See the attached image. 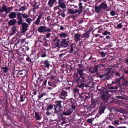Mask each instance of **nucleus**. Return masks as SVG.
Returning <instances> with one entry per match:
<instances>
[{"mask_svg": "<svg viewBox=\"0 0 128 128\" xmlns=\"http://www.w3.org/2000/svg\"><path fill=\"white\" fill-rule=\"evenodd\" d=\"M58 5L54 7V11L58 9H59L60 8L63 10L66 9V6L64 0H58Z\"/></svg>", "mask_w": 128, "mask_h": 128, "instance_id": "1", "label": "nucleus"}, {"mask_svg": "<svg viewBox=\"0 0 128 128\" xmlns=\"http://www.w3.org/2000/svg\"><path fill=\"white\" fill-rule=\"evenodd\" d=\"M84 70L80 68L78 69L77 70V72L79 74L80 76V77L82 80V81L83 82H85L87 78V76L84 72Z\"/></svg>", "mask_w": 128, "mask_h": 128, "instance_id": "2", "label": "nucleus"}, {"mask_svg": "<svg viewBox=\"0 0 128 128\" xmlns=\"http://www.w3.org/2000/svg\"><path fill=\"white\" fill-rule=\"evenodd\" d=\"M118 112L122 114L121 116L124 118V120H126L128 119V117L124 114H127L128 113V111L122 108H120L118 109Z\"/></svg>", "mask_w": 128, "mask_h": 128, "instance_id": "3", "label": "nucleus"}, {"mask_svg": "<svg viewBox=\"0 0 128 128\" xmlns=\"http://www.w3.org/2000/svg\"><path fill=\"white\" fill-rule=\"evenodd\" d=\"M27 74V71L24 70H23L18 71V72L16 76L17 77H22L26 76Z\"/></svg>", "mask_w": 128, "mask_h": 128, "instance_id": "4", "label": "nucleus"}, {"mask_svg": "<svg viewBox=\"0 0 128 128\" xmlns=\"http://www.w3.org/2000/svg\"><path fill=\"white\" fill-rule=\"evenodd\" d=\"M69 41L68 40L66 39H62L61 42V45L62 47L66 48L68 45Z\"/></svg>", "mask_w": 128, "mask_h": 128, "instance_id": "5", "label": "nucleus"}, {"mask_svg": "<svg viewBox=\"0 0 128 128\" xmlns=\"http://www.w3.org/2000/svg\"><path fill=\"white\" fill-rule=\"evenodd\" d=\"M22 33H24L26 32L27 30V28L28 27V24L24 22L22 24Z\"/></svg>", "mask_w": 128, "mask_h": 128, "instance_id": "6", "label": "nucleus"}, {"mask_svg": "<svg viewBox=\"0 0 128 128\" xmlns=\"http://www.w3.org/2000/svg\"><path fill=\"white\" fill-rule=\"evenodd\" d=\"M3 8L4 10V12L6 14H8L10 13L11 10L12 9V7H6V6L4 5H3Z\"/></svg>", "mask_w": 128, "mask_h": 128, "instance_id": "7", "label": "nucleus"}, {"mask_svg": "<svg viewBox=\"0 0 128 128\" xmlns=\"http://www.w3.org/2000/svg\"><path fill=\"white\" fill-rule=\"evenodd\" d=\"M73 110L71 108H69L66 110H65L64 111L63 114L65 116L70 115L73 112Z\"/></svg>", "mask_w": 128, "mask_h": 128, "instance_id": "8", "label": "nucleus"}, {"mask_svg": "<svg viewBox=\"0 0 128 128\" xmlns=\"http://www.w3.org/2000/svg\"><path fill=\"white\" fill-rule=\"evenodd\" d=\"M53 46L54 48L58 46L59 45V40L58 37H56L53 40Z\"/></svg>", "mask_w": 128, "mask_h": 128, "instance_id": "9", "label": "nucleus"}, {"mask_svg": "<svg viewBox=\"0 0 128 128\" xmlns=\"http://www.w3.org/2000/svg\"><path fill=\"white\" fill-rule=\"evenodd\" d=\"M46 27L44 26H40L37 30V31L40 33H43L45 32Z\"/></svg>", "mask_w": 128, "mask_h": 128, "instance_id": "10", "label": "nucleus"}, {"mask_svg": "<svg viewBox=\"0 0 128 128\" xmlns=\"http://www.w3.org/2000/svg\"><path fill=\"white\" fill-rule=\"evenodd\" d=\"M92 30L91 29H90L86 32L83 34L82 35V38H89L90 36V33Z\"/></svg>", "mask_w": 128, "mask_h": 128, "instance_id": "11", "label": "nucleus"}, {"mask_svg": "<svg viewBox=\"0 0 128 128\" xmlns=\"http://www.w3.org/2000/svg\"><path fill=\"white\" fill-rule=\"evenodd\" d=\"M81 35L80 34L78 33L75 34L74 35V40L76 42H77L80 40V37Z\"/></svg>", "mask_w": 128, "mask_h": 128, "instance_id": "12", "label": "nucleus"}, {"mask_svg": "<svg viewBox=\"0 0 128 128\" xmlns=\"http://www.w3.org/2000/svg\"><path fill=\"white\" fill-rule=\"evenodd\" d=\"M101 8L100 5L97 6L96 5H95V12L98 13H100L101 12Z\"/></svg>", "mask_w": 128, "mask_h": 128, "instance_id": "13", "label": "nucleus"}, {"mask_svg": "<svg viewBox=\"0 0 128 128\" xmlns=\"http://www.w3.org/2000/svg\"><path fill=\"white\" fill-rule=\"evenodd\" d=\"M16 14L15 12H12L8 15L9 18L11 19H14L16 18Z\"/></svg>", "mask_w": 128, "mask_h": 128, "instance_id": "14", "label": "nucleus"}, {"mask_svg": "<svg viewBox=\"0 0 128 128\" xmlns=\"http://www.w3.org/2000/svg\"><path fill=\"white\" fill-rule=\"evenodd\" d=\"M74 80L77 82L78 83L80 81L81 82H83V81H81L82 80V79H80V78L78 77V74H75L74 76Z\"/></svg>", "mask_w": 128, "mask_h": 128, "instance_id": "15", "label": "nucleus"}, {"mask_svg": "<svg viewBox=\"0 0 128 128\" xmlns=\"http://www.w3.org/2000/svg\"><path fill=\"white\" fill-rule=\"evenodd\" d=\"M42 17V15H39L35 21L34 22V24L36 25H38L39 24L40 22V20Z\"/></svg>", "mask_w": 128, "mask_h": 128, "instance_id": "16", "label": "nucleus"}, {"mask_svg": "<svg viewBox=\"0 0 128 128\" xmlns=\"http://www.w3.org/2000/svg\"><path fill=\"white\" fill-rule=\"evenodd\" d=\"M90 72L92 73L96 72L98 71V69L96 67H91L89 69Z\"/></svg>", "mask_w": 128, "mask_h": 128, "instance_id": "17", "label": "nucleus"}, {"mask_svg": "<svg viewBox=\"0 0 128 128\" xmlns=\"http://www.w3.org/2000/svg\"><path fill=\"white\" fill-rule=\"evenodd\" d=\"M56 2V0H49L48 4L50 7H52L54 4Z\"/></svg>", "mask_w": 128, "mask_h": 128, "instance_id": "18", "label": "nucleus"}, {"mask_svg": "<svg viewBox=\"0 0 128 128\" xmlns=\"http://www.w3.org/2000/svg\"><path fill=\"white\" fill-rule=\"evenodd\" d=\"M61 108L59 107L56 106L54 109V113L58 114H60L61 111Z\"/></svg>", "mask_w": 128, "mask_h": 128, "instance_id": "19", "label": "nucleus"}, {"mask_svg": "<svg viewBox=\"0 0 128 128\" xmlns=\"http://www.w3.org/2000/svg\"><path fill=\"white\" fill-rule=\"evenodd\" d=\"M16 22V19H13L9 20L8 22V24L10 26L14 25Z\"/></svg>", "mask_w": 128, "mask_h": 128, "instance_id": "20", "label": "nucleus"}, {"mask_svg": "<svg viewBox=\"0 0 128 128\" xmlns=\"http://www.w3.org/2000/svg\"><path fill=\"white\" fill-rule=\"evenodd\" d=\"M62 101L60 100L56 101L55 102V103L56 104V106L59 107L60 108H62V105L61 103Z\"/></svg>", "mask_w": 128, "mask_h": 128, "instance_id": "21", "label": "nucleus"}, {"mask_svg": "<svg viewBox=\"0 0 128 128\" xmlns=\"http://www.w3.org/2000/svg\"><path fill=\"white\" fill-rule=\"evenodd\" d=\"M101 8L104 9H106L108 8V6L106 4L104 3H102L100 4Z\"/></svg>", "mask_w": 128, "mask_h": 128, "instance_id": "22", "label": "nucleus"}, {"mask_svg": "<svg viewBox=\"0 0 128 128\" xmlns=\"http://www.w3.org/2000/svg\"><path fill=\"white\" fill-rule=\"evenodd\" d=\"M67 92L64 90H62L61 92V95L62 96L66 97L68 96Z\"/></svg>", "mask_w": 128, "mask_h": 128, "instance_id": "23", "label": "nucleus"}, {"mask_svg": "<svg viewBox=\"0 0 128 128\" xmlns=\"http://www.w3.org/2000/svg\"><path fill=\"white\" fill-rule=\"evenodd\" d=\"M60 37L61 38H65L67 36V34L65 33L61 32L60 34Z\"/></svg>", "mask_w": 128, "mask_h": 128, "instance_id": "24", "label": "nucleus"}, {"mask_svg": "<svg viewBox=\"0 0 128 128\" xmlns=\"http://www.w3.org/2000/svg\"><path fill=\"white\" fill-rule=\"evenodd\" d=\"M110 98V96L108 97L107 98L106 97V96L105 95H103L102 97V98L104 100H106V102H107L108 100Z\"/></svg>", "mask_w": 128, "mask_h": 128, "instance_id": "25", "label": "nucleus"}, {"mask_svg": "<svg viewBox=\"0 0 128 128\" xmlns=\"http://www.w3.org/2000/svg\"><path fill=\"white\" fill-rule=\"evenodd\" d=\"M26 21L27 22L29 25H30L31 22L32 21V20L30 18H28L26 19Z\"/></svg>", "mask_w": 128, "mask_h": 128, "instance_id": "26", "label": "nucleus"}, {"mask_svg": "<svg viewBox=\"0 0 128 128\" xmlns=\"http://www.w3.org/2000/svg\"><path fill=\"white\" fill-rule=\"evenodd\" d=\"M121 79V78H117L115 80V81L114 82V84H116L117 85H120V80Z\"/></svg>", "mask_w": 128, "mask_h": 128, "instance_id": "27", "label": "nucleus"}, {"mask_svg": "<svg viewBox=\"0 0 128 128\" xmlns=\"http://www.w3.org/2000/svg\"><path fill=\"white\" fill-rule=\"evenodd\" d=\"M53 108V106L52 105H50L48 106L47 107L46 110L48 111H48H50V110L52 109Z\"/></svg>", "mask_w": 128, "mask_h": 128, "instance_id": "28", "label": "nucleus"}, {"mask_svg": "<svg viewBox=\"0 0 128 128\" xmlns=\"http://www.w3.org/2000/svg\"><path fill=\"white\" fill-rule=\"evenodd\" d=\"M35 116L36 118V120H39L40 119L41 117L38 113H35Z\"/></svg>", "mask_w": 128, "mask_h": 128, "instance_id": "29", "label": "nucleus"}, {"mask_svg": "<svg viewBox=\"0 0 128 128\" xmlns=\"http://www.w3.org/2000/svg\"><path fill=\"white\" fill-rule=\"evenodd\" d=\"M84 86V83L81 82L80 84H78V85L77 87L79 88H81L82 89H83Z\"/></svg>", "mask_w": 128, "mask_h": 128, "instance_id": "30", "label": "nucleus"}, {"mask_svg": "<svg viewBox=\"0 0 128 128\" xmlns=\"http://www.w3.org/2000/svg\"><path fill=\"white\" fill-rule=\"evenodd\" d=\"M22 16L24 18H27L29 17V16L27 14H22Z\"/></svg>", "mask_w": 128, "mask_h": 128, "instance_id": "31", "label": "nucleus"}, {"mask_svg": "<svg viewBox=\"0 0 128 128\" xmlns=\"http://www.w3.org/2000/svg\"><path fill=\"white\" fill-rule=\"evenodd\" d=\"M44 63L46 67V68L48 67L49 66V63L48 61L46 60L45 61Z\"/></svg>", "mask_w": 128, "mask_h": 128, "instance_id": "32", "label": "nucleus"}, {"mask_svg": "<svg viewBox=\"0 0 128 128\" xmlns=\"http://www.w3.org/2000/svg\"><path fill=\"white\" fill-rule=\"evenodd\" d=\"M93 103L94 104H96L99 102L98 100V98H96L95 99L93 100Z\"/></svg>", "mask_w": 128, "mask_h": 128, "instance_id": "33", "label": "nucleus"}, {"mask_svg": "<svg viewBox=\"0 0 128 128\" xmlns=\"http://www.w3.org/2000/svg\"><path fill=\"white\" fill-rule=\"evenodd\" d=\"M72 109L73 110V111L76 109V105L74 103L71 105Z\"/></svg>", "mask_w": 128, "mask_h": 128, "instance_id": "34", "label": "nucleus"}, {"mask_svg": "<svg viewBox=\"0 0 128 128\" xmlns=\"http://www.w3.org/2000/svg\"><path fill=\"white\" fill-rule=\"evenodd\" d=\"M73 92L74 94H75L78 92V94H79L80 95V94L79 93V92L78 89L76 88L74 89Z\"/></svg>", "mask_w": 128, "mask_h": 128, "instance_id": "35", "label": "nucleus"}, {"mask_svg": "<svg viewBox=\"0 0 128 128\" xmlns=\"http://www.w3.org/2000/svg\"><path fill=\"white\" fill-rule=\"evenodd\" d=\"M73 44H72L70 45V49L69 51V52L70 53H72L73 52L74 50V47L73 46Z\"/></svg>", "mask_w": 128, "mask_h": 128, "instance_id": "36", "label": "nucleus"}, {"mask_svg": "<svg viewBox=\"0 0 128 128\" xmlns=\"http://www.w3.org/2000/svg\"><path fill=\"white\" fill-rule=\"evenodd\" d=\"M68 12L69 13L72 14H75L74 10L72 9H69L68 10Z\"/></svg>", "mask_w": 128, "mask_h": 128, "instance_id": "37", "label": "nucleus"}, {"mask_svg": "<svg viewBox=\"0 0 128 128\" xmlns=\"http://www.w3.org/2000/svg\"><path fill=\"white\" fill-rule=\"evenodd\" d=\"M104 36H106L107 34L110 35V33L107 30L105 31L102 34Z\"/></svg>", "mask_w": 128, "mask_h": 128, "instance_id": "38", "label": "nucleus"}, {"mask_svg": "<svg viewBox=\"0 0 128 128\" xmlns=\"http://www.w3.org/2000/svg\"><path fill=\"white\" fill-rule=\"evenodd\" d=\"M22 18L21 19H18V24L19 25H20L21 24H22Z\"/></svg>", "mask_w": 128, "mask_h": 128, "instance_id": "39", "label": "nucleus"}, {"mask_svg": "<svg viewBox=\"0 0 128 128\" xmlns=\"http://www.w3.org/2000/svg\"><path fill=\"white\" fill-rule=\"evenodd\" d=\"M22 14L18 12L17 13V17L18 19H21L22 18L21 15H22Z\"/></svg>", "mask_w": 128, "mask_h": 128, "instance_id": "40", "label": "nucleus"}, {"mask_svg": "<svg viewBox=\"0 0 128 128\" xmlns=\"http://www.w3.org/2000/svg\"><path fill=\"white\" fill-rule=\"evenodd\" d=\"M104 108H101L99 111L100 113H103L104 112Z\"/></svg>", "mask_w": 128, "mask_h": 128, "instance_id": "41", "label": "nucleus"}, {"mask_svg": "<svg viewBox=\"0 0 128 128\" xmlns=\"http://www.w3.org/2000/svg\"><path fill=\"white\" fill-rule=\"evenodd\" d=\"M32 6L34 7V9H37L38 7V5L36 3H35L33 4Z\"/></svg>", "mask_w": 128, "mask_h": 128, "instance_id": "42", "label": "nucleus"}, {"mask_svg": "<svg viewBox=\"0 0 128 128\" xmlns=\"http://www.w3.org/2000/svg\"><path fill=\"white\" fill-rule=\"evenodd\" d=\"M83 8V6H79L78 10H79V14H80L82 12V10Z\"/></svg>", "mask_w": 128, "mask_h": 128, "instance_id": "43", "label": "nucleus"}, {"mask_svg": "<svg viewBox=\"0 0 128 128\" xmlns=\"http://www.w3.org/2000/svg\"><path fill=\"white\" fill-rule=\"evenodd\" d=\"M3 69L4 70V72H8V68L6 66L3 67Z\"/></svg>", "mask_w": 128, "mask_h": 128, "instance_id": "44", "label": "nucleus"}, {"mask_svg": "<svg viewBox=\"0 0 128 128\" xmlns=\"http://www.w3.org/2000/svg\"><path fill=\"white\" fill-rule=\"evenodd\" d=\"M110 15L112 16H114L115 15V12L113 10H112L110 12Z\"/></svg>", "mask_w": 128, "mask_h": 128, "instance_id": "45", "label": "nucleus"}, {"mask_svg": "<svg viewBox=\"0 0 128 128\" xmlns=\"http://www.w3.org/2000/svg\"><path fill=\"white\" fill-rule=\"evenodd\" d=\"M121 105L126 107L128 110V104H127L124 103H122Z\"/></svg>", "mask_w": 128, "mask_h": 128, "instance_id": "46", "label": "nucleus"}, {"mask_svg": "<svg viewBox=\"0 0 128 128\" xmlns=\"http://www.w3.org/2000/svg\"><path fill=\"white\" fill-rule=\"evenodd\" d=\"M25 9L26 8L24 6H22L19 8V10L20 11H22L25 10Z\"/></svg>", "mask_w": 128, "mask_h": 128, "instance_id": "47", "label": "nucleus"}, {"mask_svg": "<svg viewBox=\"0 0 128 128\" xmlns=\"http://www.w3.org/2000/svg\"><path fill=\"white\" fill-rule=\"evenodd\" d=\"M100 54L103 57H105L106 56L105 54L103 52H100Z\"/></svg>", "mask_w": 128, "mask_h": 128, "instance_id": "48", "label": "nucleus"}, {"mask_svg": "<svg viewBox=\"0 0 128 128\" xmlns=\"http://www.w3.org/2000/svg\"><path fill=\"white\" fill-rule=\"evenodd\" d=\"M84 12L86 13H88L89 12V9L88 8L84 10Z\"/></svg>", "mask_w": 128, "mask_h": 128, "instance_id": "49", "label": "nucleus"}, {"mask_svg": "<svg viewBox=\"0 0 128 128\" xmlns=\"http://www.w3.org/2000/svg\"><path fill=\"white\" fill-rule=\"evenodd\" d=\"M87 122L88 123H92V120L91 119L89 118L87 120Z\"/></svg>", "mask_w": 128, "mask_h": 128, "instance_id": "50", "label": "nucleus"}, {"mask_svg": "<svg viewBox=\"0 0 128 128\" xmlns=\"http://www.w3.org/2000/svg\"><path fill=\"white\" fill-rule=\"evenodd\" d=\"M119 120H115L114 121V124H115L116 125H118L119 124Z\"/></svg>", "mask_w": 128, "mask_h": 128, "instance_id": "51", "label": "nucleus"}, {"mask_svg": "<svg viewBox=\"0 0 128 128\" xmlns=\"http://www.w3.org/2000/svg\"><path fill=\"white\" fill-rule=\"evenodd\" d=\"M16 27L15 26H13L12 27V32L13 33H14L16 31Z\"/></svg>", "mask_w": 128, "mask_h": 128, "instance_id": "52", "label": "nucleus"}, {"mask_svg": "<svg viewBox=\"0 0 128 128\" xmlns=\"http://www.w3.org/2000/svg\"><path fill=\"white\" fill-rule=\"evenodd\" d=\"M61 16L63 17H64L65 16V14L64 12H62L60 14Z\"/></svg>", "mask_w": 128, "mask_h": 128, "instance_id": "53", "label": "nucleus"}, {"mask_svg": "<svg viewBox=\"0 0 128 128\" xmlns=\"http://www.w3.org/2000/svg\"><path fill=\"white\" fill-rule=\"evenodd\" d=\"M51 31V30L50 28H48L47 29H46V27L45 32H49Z\"/></svg>", "mask_w": 128, "mask_h": 128, "instance_id": "54", "label": "nucleus"}, {"mask_svg": "<svg viewBox=\"0 0 128 128\" xmlns=\"http://www.w3.org/2000/svg\"><path fill=\"white\" fill-rule=\"evenodd\" d=\"M122 26L121 24H119L117 26V27L118 28H121Z\"/></svg>", "mask_w": 128, "mask_h": 128, "instance_id": "55", "label": "nucleus"}, {"mask_svg": "<svg viewBox=\"0 0 128 128\" xmlns=\"http://www.w3.org/2000/svg\"><path fill=\"white\" fill-rule=\"evenodd\" d=\"M50 33H48L46 34V38H49L50 37Z\"/></svg>", "mask_w": 128, "mask_h": 128, "instance_id": "56", "label": "nucleus"}, {"mask_svg": "<svg viewBox=\"0 0 128 128\" xmlns=\"http://www.w3.org/2000/svg\"><path fill=\"white\" fill-rule=\"evenodd\" d=\"M26 60L27 61H28L29 62H31V59L29 58H26Z\"/></svg>", "mask_w": 128, "mask_h": 128, "instance_id": "57", "label": "nucleus"}, {"mask_svg": "<svg viewBox=\"0 0 128 128\" xmlns=\"http://www.w3.org/2000/svg\"><path fill=\"white\" fill-rule=\"evenodd\" d=\"M20 101L22 102H23L24 100V99L23 98V97L22 96H21L20 97Z\"/></svg>", "mask_w": 128, "mask_h": 128, "instance_id": "58", "label": "nucleus"}, {"mask_svg": "<svg viewBox=\"0 0 128 128\" xmlns=\"http://www.w3.org/2000/svg\"><path fill=\"white\" fill-rule=\"evenodd\" d=\"M46 54L45 53H44L42 54L41 55V56L42 58H44L46 57Z\"/></svg>", "mask_w": 128, "mask_h": 128, "instance_id": "59", "label": "nucleus"}, {"mask_svg": "<svg viewBox=\"0 0 128 128\" xmlns=\"http://www.w3.org/2000/svg\"><path fill=\"white\" fill-rule=\"evenodd\" d=\"M4 12V10L3 8V6L0 9V13Z\"/></svg>", "mask_w": 128, "mask_h": 128, "instance_id": "60", "label": "nucleus"}, {"mask_svg": "<svg viewBox=\"0 0 128 128\" xmlns=\"http://www.w3.org/2000/svg\"><path fill=\"white\" fill-rule=\"evenodd\" d=\"M84 86L86 88H87L90 87V86H89L88 84H86L84 83Z\"/></svg>", "mask_w": 128, "mask_h": 128, "instance_id": "61", "label": "nucleus"}, {"mask_svg": "<svg viewBox=\"0 0 128 128\" xmlns=\"http://www.w3.org/2000/svg\"><path fill=\"white\" fill-rule=\"evenodd\" d=\"M48 84L50 86H53V84L49 82H48Z\"/></svg>", "mask_w": 128, "mask_h": 128, "instance_id": "62", "label": "nucleus"}, {"mask_svg": "<svg viewBox=\"0 0 128 128\" xmlns=\"http://www.w3.org/2000/svg\"><path fill=\"white\" fill-rule=\"evenodd\" d=\"M119 119L120 120H124V121H125V120H124V118H123V117H120L119 118Z\"/></svg>", "mask_w": 128, "mask_h": 128, "instance_id": "63", "label": "nucleus"}, {"mask_svg": "<svg viewBox=\"0 0 128 128\" xmlns=\"http://www.w3.org/2000/svg\"><path fill=\"white\" fill-rule=\"evenodd\" d=\"M43 96V94H41L38 96V97L40 98H42Z\"/></svg>", "mask_w": 128, "mask_h": 128, "instance_id": "64", "label": "nucleus"}]
</instances>
